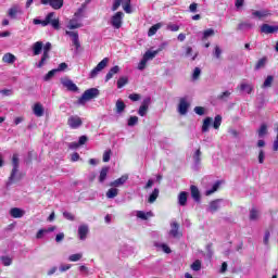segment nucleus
<instances>
[{"label":"nucleus","instance_id":"nucleus-1","mask_svg":"<svg viewBox=\"0 0 278 278\" xmlns=\"http://www.w3.org/2000/svg\"><path fill=\"white\" fill-rule=\"evenodd\" d=\"M99 97V89L97 88H90L87 89L83 96L78 99V104L79 105H86L88 101H92V99H97Z\"/></svg>","mask_w":278,"mask_h":278},{"label":"nucleus","instance_id":"nucleus-2","mask_svg":"<svg viewBox=\"0 0 278 278\" xmlns=\"http://www.w3.org/2000/svg\"><path fill=\"white\" fill-rule=\"evenodd\" d=\"M12 164H13V168L9 177V180L5 184L7 188H10V186H12L14 181H16V175L18 174V155L17 154H13Z\"/></svg>","mask_w":278,"mask_h":278},{"label":"nucleus","instance_id":"nucleus-3","mask_svg":"<svg viewBox=\"0 0 278 278\" xmlns=\"http://www.w3.org/2000/svg\"><path fill=\"white\" fill-rule=\"evenodd\" d=\"M123 18H125V13H123V11L116 12L110 20L112 28L121 29L123 27Z\"/></svg>","mask_w":278,"mask_h":278},{"label":"nucleus","instance_id":"nucleus-4","mask_svg":"<svg viewBox=\"0 0 278 278\" xmlns=\"http://www.w3.org/2000/svg\"><path fill=\"white\" fill-rule=\"evenodd\" d=\"M23 7H21L18 3H14L8 11L9 18H12L13 21H16L18 16H23Z\"/></svg>","mask_w":278,"mask_h":278},{"label":"nucleus","instance_id":"nucleus-5","mask_svg":"<svg viewBox=\"0 0 278 278\" xmlns=\"http://www.w3.org/2000/svg\"><path fill=\"white\" fill-rule=\"evenodd\" d=\"M108 62H110V59L104 58L91 72L89 73V79H94L105 66H108Z\"/></svg>","mask_w":278,"mask_h":278},{"label":"nucleus","instance_id":"nucleus-6","mask_svg":"<svg viewBox=\"0 0 278 278\" xmlns=\"http://www.w3.org/2000/svg\"><path fill=\"white\" fill-rule=\"evenodd\" d=\"M41 5H50L52 10H62L64 7V0H41Z\"/></svg>","mask_w":278,"mask_h":278},{"label":"nucleus","instance_id":"nucleus-7","mask_svg":"<svg viewBox=\"0 0 278 278\" xmlns=\"http://www.w3.org/2000/svg\"><path fill=\"white\" fill-rule=\"evenodd\" d=\"M65 36H70L72 39V43L75 47L76 51H78L81 47V43L79 42V33L73 31V30H66Z\"/></svg>","mask_w":278,"mask_h":278},{"label":"nucleus","instance_id":"nucleus-8","mask_svg":"<svg viewBox=\"0 0 278 278\" xmlns=\"http://www.w3.org/2000/svg\"><path fill=\"white\" fill-rule=\"evenodd\" d=\"M61 84L70 92H77V90H79V87H77V85L73 83V80H71L70 78H61Z\"/></svg>","mask_w":278,"mask_h":278},{"label":"nucleus","instance_id":"nucleus-9","mask_svg":"<svg viewBox=\"0 0 278 278\" xmlns=\"http://www.w3.org/2000/svg\"><path fill=\"white\" fill-rule=\"evenodd\" d=\"M67 125L71 129H79V126L83 125L81 117L77 115H72L67 119Z\"/></svg>","mask_w":278,"mask_h":278},{"label":"nucleus","instance_id":"nucleus-10","mask_svg":"<svg viewBox=\"0 0 278 278\" xmlns=\"http://www.w3.org/2000/svg\"><path fill=\"white\" fill-rule=\"evenodd\" d=\"M128 180H129V175L125 174L122 177L111 181L110 186L111 188H121L125 186V184H127Z\"/></svg>","mask_w":278,"mask_h":278},{"label":"nucleus","instance_id":"nucleus-11","mask_svg":"<svg viewBox=\"0 0 278 278\" xmlns=\"http://www.w3.org/2000/svg\"><path fill=\"white\" fill-rule=\"evenodd\" d=\"M190 108V103L188 102L187 98H181L179 105H178V112L181 114V116H186L188 114V109Z\"/></svg>","mask_w":278,"mask_h":278},{"label":"nucleus","instance_id":"nucleus-12","mask_svg":"<svg viewBox=\"0 0 278 278\" xmlns=\"http://www.w3.org/2000/svg\"><path fill=\"white\" fill-rule=\"evenodd\" d=\"M149 105H151V98L143 99L138 111L139 116H147V112H149Z\"/></svg>","mask_w":278,"mask_h":278},{"label":"nucleus","instance_id":"nucleus-13","mask_svg":"<svg viewBox=\"0 0 278 278\" xmlns=\"http://www.w3.org/2000/svg\"><path fill=\"white\" fill-rule=\"evenodd\" d=\"M166 43H162L157 50H154V51H151V50H148L144 54H143V58L149 62V60H153L157 53H161V51H164V47H165Z\"/></svg>","mask_w":278,"mask_h":278},{"label":"nucleus","instance_id":"nucleus-14","mask_svg":"<svg viewBox=\"0 0 278 278\" xmlns=\"http://www.w3.org/2000/svg\"><path fill=\"white\" fill-rule=\"evenodd\" d=\"M66 27L67 29H79V27H84V24L77 17H73L72 20H70Z\"/></svg>","mask_w":278,"mask_h":278},{"label":"nucleus","instance_id":"nucleus-15","mask_svg":"<svg viewBox=\"0 0 278 278\" xmlns=\"http://www.w3.org/2000/svg\"><path fill=\"white\" fill-rule=\"evenodd\" d=\"M169 236H172V238H181V233H179V224H177V222L170 224Z\"/></svg>","mask_w":278,"mask_h":278},{"label":"nucleus","instance_id":"nucleus-16","mask_svg":"<svg viewBox=\"0 0 278 278\" xmlns=\"http://www.w3.org/2000/svg\"><path fill=\"white\" fill-rule=\"evenodd\" d=\"M118 73H121V66L115 65L111 67L104 78V81H110V79H112V77H114L115 75H118Z\"/></svg>","mask_w":278,"mask_h":278},{"label":"nucleus","instance_id":"nucleus-17","mask_svg":"<svg viewBox=\"0 0 278 278\" xmlns=\"http://www.w3.org/2000/svg\"><path fill=\"white\" fill-rule=\"evenodd\" d=\"M88 225H80L78 227V238L79 240H86V238H88Z\"/></svg>","mask_w":278,"mask_h":278},{"label":"nucleus","instance_id":"nucleus-18","mask_svg":"<svg viewBox=\"0 0 278 278\" xmlns=\"http://www.w3.org/2000/svg\"><path fill=\"white\" fill-rule=\"evenodd\" d=\"M239 89L241 92H245L247 94H251L253 92V84L247 83V81H241Z\"/></svg>","mask_w":278,"mask_h":278},{"label":"nucleus","instance_id":"nucleus-19","mask_svg":"<svg viewBox=\"0 0 278 278\" xmlns=\"http://www.w3.org/2000/svg\"><path fill=\"white\" fill-rule=\"evenodd\" d=\"M261 31L262 34H275V31H278V27L268 24H263L261 26Z\"/></svg>","mask_w":278,"mask_h":278},{"label":"nucleus","instance_id":"nucleus-20","mask_svg":"<svg viewBox=\"0 0 278 278\" xmlns=\"http://www.w3.org/2000/svg\"><path fill=\"white\" fill-rule=\"evenodd\" d=\"M10 216H12V218H23V216H25V211L18 207H13L10 210Z\"/></svg>","mask_w":278,"mask_h":278},{"label":"nucleus","instance_id":"nucleus-21","mask_svg":"<svg viewBox=\"0 0 278 278\" xmlns=\"http://www.w3.org/2000/svg\"><path fill=\"white\" fill-rule=\"evenodd\" d=\"M33 112H34L35 116H37L39 118H40V116H45V108L39 102L35 103V105L33 108Z\"/></svg>","mask_w":278,"mask_h":278},{"label":"nucleus","instance_id":"nucleus-22","mask_svg":"<svg viewBox=\"0 0 278 278\" xmlns=\"http://www.w3.org/2000/svg\"><path fill=\"white\" fill-rule=\"evenodd\" d=\"M2 62L4 64H14V62H16V55L8 52L2 56Z\"/></svg>","mask_w":278,"mask_h":278},{"label":"nucleus","instance_id":"nucleus-23","mask_svg":"<svg viewBox=\"0 0 278 278\" xmlns=\"http://www.w3.org/2000/svg\"><path fill=\"white\" fill-rule=\"evenodd\" d=\"M137 218L149 220V218H153V212L137 211Z\"/></svg>","mask_w":278,"mask_h":278},{"label":"nucleus","instance_id":"nucleus-24","mask_svg":"<svg viewBox=\"0 0 278 278\" xmlns=\"http://www.w3.org/2000/svg\"><path fill=\"white\" fill-rule=\"evenodd\" d=\"M220 203L222 200H214L210 203L208 205V211L214 214V212H218V210H220Z\"/></svg>","mask_w":278,"mask_h":278},{"label":"nucleus","instance_id":"nucleus-25","mask_svg":"<svg viewBox=\"0 0 278 278\" xmlns=\"http://www.w3.org/2000/svg\"><path fill=\"white\" fill-rule=\"evenodd\" d=\"M188 203V192L181 191L178 195V204L184 207Z\"/></svg>","mask_w":278,"mask_h":278},{"label":"nucleus","instance_id":"nucleus-26","mask_svg":"<svg viewBox=\"0 0 278 278\" xmlns=\"http://www.w3.org/2000/svg\"><path fill=\"white\" fill-rule=\"evenodd\" d=\"M191 197L197 203L201 201V193L199 192V188L194 185L191 186Z\"/></svg>","mask_w":278,"mask_h":278},{"label":"nucleus","instance_id":"nucleus-27","mask_svg":"<svg viewBox=\"0 0 278 278\" xmlns=\"http://www.w3.org/2000/svg\"><path fill=\"white\" fill-rule=\"evenodd\" d=\"M252 16L256 18H266V16H270V11L262 10V11H253Z\"/></svg>","mask_w":278,"mask_h":278},{"label":"nucleus","instance_id":"nucleus-28","mask_svg":"<svg viewBox=\"0 0 278 278\" xmlns=\"http://www.w3.org/2000/svg\"><path fill=\"white\" fill-rule=\"evenodd\" d=\"M84 12H86V3H83L81 7L74 13V18L81 21V18H84Z\"/></svg>","mask_w":278,"mask_h":278},{"label":"nucleus","instance_id":"nucleus-29","mask_svg":"<svg viewBox=\"0 0 278 278\" xmlns=\"http://www.w3.org/2000/svg\"><path fill=\"white\" fill-rule=\"evenodd\" d=\"M193 162H194V169L197 170V168L201 164V149L195 150L193 154Z\"/></svg>","mask_w":278,"mask_h":278},{"label":"nucleus","instance_id":"nucleus-30","mask_svg":"<svg viewBox=\"0 0 278 278\" xmlns=\"http://www.w3.org/2000/svg\"><path fill=\"white\" fill-rule=\"evenodd\" d=\"M162 23H156L153 26L150 27L149 31H148V36H155L157 34L159 29H162Z\"/></svg>","mask_w":278,"mask_h":278},{"label":"nucleus","instance_id":"nucleus-31","mask_svg":"<svg viewBox=\"0 0 278 278\" xmlns=\"http://www.w3.org/2000/svg\"><path fill=\"white\" fill-rule=\"evenodd\" d=\"M126 3H131V0H115L112 7V11L116 12L121 5H125Z\"/></svg>","mask_w":278,"mask_h":278},{"label":"nucleus","instance_id":"nucleus-32","mask_svg":"<svg viewBox=\"0 0 278 278\" xmlns=\"http://www.w3.org/2000/svg\"><path fill=\"white\" fill-rule=\"evenodd\" d=\"M118 197V189L116 187H112L106 191V199H116Z\"/></svg>","mask_w":278,"mask_h":278},{"label":"nucleus","instance_id":"nucleus-33","mask_svg":"<svg viewBox=\"0 0 278 278\" xmlns=\"http://www.w3.org/2000/svg\"><path fill=\"white\" fill-rule=\"evenodd\" d=\"M212 125V117H206L203 121V125H202V132L203 134H207V131H210V126Z\"/></svg>","mask_w":278,"mask_h":278},{"label":"nucleus","instance_id":"nucleus-34","mask_svg":"<svg viewBox=\"0 0 278 278\" xmlns=\"http://www.w3.org/2000/svg\"><path fill=\"white\" fill-rule=\"evenodd\" d=\"M42 51V41H37L33 46V53L34 55H40Z\"/></svg>","mask_w":278,"mask_h":278},{"label":"nucleus","instance_id":"nucleus-35","mask_svg":"<svg viewBox=\"0 0 278 278\" xmlns=\"http://www.w3.org/2000/svg\"><path fill=\"white\" fill-rule=\"evenodd\" d=\"M157 197H160V189L155 188L149 195L148 202L155 203V201H157Z\"/></svg>","mask_w":278,"mask_h":278},{"label":"nucleus","instance_id":"nucleus-36","mask_svg":"<svg viewBox=\"0 0 278 278\" xmlns=\"http://www.w3.org/2000/svg\"><path fill=\"white\" fill-rule=\"evenodd\" d=\"M108 173H110V167H103L100 172L99 181L103 184L108 179Z\"/></svg>","mask_w":278,"mask_h":278},{"label":"nucleus","instance_id":"nucleus-37","mask_svg":"<svg viewBox=\"0 0 278 278\" xmlns=\"http://www.w3.org/2000/svg\"><path fill=\"white\" fill-rule=\"evenodd\" d=\"M129 84V78L127 76H121L117 80V88H125Z\"/></svg>","mask_w":278,"mask_h":278},{"label":"nucleus","instance_id":"nucleus-38","mask_svg":"<svg viewBox=\"0 0 278 278\" xmlns=\"http://www.w3.org/2000/svg\"><path fill=\"white\" fill-rule=\"evenodd\" d=\"M218 188H220V181H217L213 185L212 189H207L205 191V195L210 197L211 194H214V192H216V190H218Z\"/></svg>","mask_w":278,"mask_h":278},{"label":"nucleus","instance_id":"nucleus-39","mask_svg":"<svg viewBox=\"0 0 278 278\" xmlns=\"http://www.w3.org/2000/svg\"><path fill=\"white\" fill-rule=\"evenodd\" d=\"M220 125H223V116L216 115L213 122V127L215 129H220Z\"/></svg>","mask_w":278,"mask_h":278},{"label":"nucleus","instance_id":"nucleus-40","mask_svg":"<svg viewBox=\"0 0 278 278\" xmlns=\"http://www.w3.org/2000/svg\"><path fill=\"white\" fill-rule=\"evenodd\" d=\"M253 27V24H251V23H249V22H243V23H240L239 25H238V29L240 30V31H244V30H247V29H251Z\"/></svg>","mask_w":278,"mask_h":278},{"label":"nucleus","instance_id":"nucleus-41","mask_svg":"<svg viewBox=\"0 0 278 278\" xmlns=\"http://www.w3.org/2000/svg\"><path fill=\"white\" fill-rule=\"evenodd\" d=\"M84 257V253H76L68 256L70 262H79Z\"/></svg>","mask_w":278,"mask_h":278},{"label":"nucleus","instance_id":"nucleus-42","mask_svg":"<svg viewBox=\"0 0 278 278\" xmlns=\"http://www.w3.org/2000/svg\"><path fill=\"white\" fill-rule=\"evenodd\" d=\"M47 60H49V54H42L41 60L36 64L37 68H42L47 64Z\"/></svg>","mask_w":278,"mask_h":278},{"label":"nucleus","instance_id":"nucleus-43","mask_svg":"<svg viewBox=\"0 0 278 278\" xmlns=\"http://www.w3.org/2000/svg\"><path fill=\"white\" fill-rule=\"evenodd\" d=\"M124 111H125V102L117 100V102H116L117 114H122Z\"/></svg>","mask_w":278,"mask_h":278},{"label":"nucleus","instance_id":"nucleus-44","mask_svg":"<svg viewBox=\"0 0 278 278\" xmlns=\"http://www.w3.org/2000/svg\"><path fill=\"white\" fill-rule=\"evenodd\" d=\"M268 132V128L266 124L261 125V128L258 129V138H264L266 134Z\"/></svg>","mask_w":278,"mask_h":278},{"label":"nucleus","instance_id":"nucleus-45","mask_svg":"<svg viewBox=\"0 0 278 278\" xmlns=\"http://www.w3.org/2000/svg\"><path fill=\"white\" fill-rule=\"evenodd\" d=\"M56 70H51L43 76L45 81H50V79H53L55 77Z\"/></svg>","mask_w":278,"mask_h":278},{"label":"nucleus","instance_id":"nucleus-46","mask_svg":"<svg viewBox=\"0 0 278 278\" xmlns=\"http://www.w3.org/2000/svg\"><path fill=\"white\" fill-rule=\"evenodd\" d=\"M157 249H161L163 253H170V248L165 243H157Z\"/></svg>","mask_w":278,"mask_h":278},{"label":"nucleus","instance_id":"nucleus-47","mask_svg":"<svg viewBox=\"0 0 278 278\" xmlns=\"http://www.w3.org/2000/svg\"><path fill=\"white\" fill-rule=\"evenodd\" d=\"M257 218H260V212H257V210H255V208H252L250 211V219L257 220Z\"/></svg>","mask_w":278,"mask_h":278},{"label":"nucleus","instance_id":"nucleus-48","mask_svg":"<svg viewBox=\"0 0 278 278\" xmlns=\"http://www.w3.org/2000/svg\"><path fill=\"white\" fill-rule=\"evenodd\" d=\"M1 262L3 266H12V257L10 256H1Z\"/></svg>","mask_w":278,"mask_h":278},{"label":"nucleus","instance_id":"nucleus-49","mask_svg":"<svg viewBox=\"0 0 278 278\" xmlns=\"http://www.w3.org/2000/svg\"><path fill=\"white\" fill-rule=\"evenodd\" d=\"M149 61L144 56H142L141 61L138 64V70L139 71H144V68H147V63Z\"/></svg>","mask_w":278,"mask_h":278},{"label":"nucleus","instance_id":"nucleus-50","mask_svg":"<svg viewBox=\"0 0 278 278\" xmlns=\"http://www.w3.org/2000/svg\"><path fill=\"white\" fill-rule=\"evenodd\" d=\"M211 36H214V29L213 28H208V29L203 31V40H207V38H210Z\"/></svg>","mask_w":278,"mask_h":278},{"label":"nucleus","instance_id":"nucleus-51","mask_svg":"<svg viewBox=\"0 0 278 278\" xmlns=\"http://www.w3.org/2000/svg\"><path fill=\"white\" fill-rule=\"evenodd\" d=\"M199 77H201V68L200 67H195L193 70V73H192L193 81H197V79H199Z\"/></svg>","mask_w":278,"mask_h":278},{"label":"nucleus","instance_id":"nucleus-52","mask_svg":"<svg viewBox=\"0 0 278 278\" xmlns=\"http://www.w3.org/2000/svg\"><path fill=\"white\" fill-rule=\"evenodd\" d=\"M273 79H274L273 76H267V78L263 84V88H270V86H273Z\"/></svg>","mask_w":278,"mask_h":278},{"label":"nucleus","instance_id":"nucleus-53","mask_svg":"<svg viewBox=\"0 0 278 278\" xmlns=\"http://www.w3.org/2000/svg\"><path fill=\"white\" fill-rule=\"evenodd\" d=\"M191 269H193L195 273H198V270H201V261L197 260L195 262H193L191 264Z\"/></svg>","mask_w":278,"mask_h":278},{"label":"nucleus","instance_id":"nucleus-54","mask_svg":"<svg viewBox=\"0 0 278 278\" xmlns=\"http://www.w3.org/2000/svg\"><path fill=\"white\" fill-rule=\"evenodd\" d=\"M138 125V116H130L128 119V127H134Z\"/></svg>","mask_w":278,"mask_h":278},{"label":"nucleus","instance_id":"nucleus-55","mask_svg":"<svg viewBox=\"0 0 278 278\" xmlns=\"http://www.w3.org/2000/svg\"><path fill=\"white\" fill-rule=\"evenodd\" d=\"M166 29L168 31H179V25H177V24H167Z\"/></svg>","mask_w":278,"mask_h":278},{"label":"nucleus","instance_id":"nucleus-56","mask_svg":"<svg viewBox=\"0 0 278 278\" xmlns=\"http://www.w3.org/2000/svg\"><path fill=\"white\" fill-rule=\"evenodd\" d=\"M193 112H195V114H198V116H203V114H205V109L202 106H195L193 109Z\"/></svg>","mask_w":278,"mask_h":278},{"label":"nucleus","instance_id":"nucleus-57","mask_svg":"<svg viewBox=\"0 0 278 278\" xmlns=\"http://www.w3.org/2000/svg\"><path fill=\"white\" fill-rule=\"evenodd\" d=\"M51 27H53V29H60V18H54L53 21L50 22Z\"/></svg>","mask_w":278,"mask_h":278},{"label":"nucleus","instance_id":"nucleus-58","mask_svg":"<svg viewBox=\"0 0 278 278\" xmlns=\"http://www.w3.org/2000/svg\"><path fill=\"white\" fill-rule=\"evenodd\" d=\"M68 68V65L66 63L59 64L58 68H54L56 73H62V71H66Z\"/></svg>","mask_w":278,"mask_h":278},{"label":"nucleus","instance_id":"nucleus-59","mask_svg":"<svg viewBox=\"0 0 278 278\" xmlns=\"http://www.w3.org/2000/svg\"><path fill=\"white\" fill-rule=\"evenodd\" d=\"M123 5V10L124 12H126V14H131V2H127L126 4H122Z\"/></svg>","mask_w":278,"mask_h":278},{"label":"nucleus","instance_id":"nucleus-60","mask_svg":"<svg viewBox=\"0 0 278 278\" xmlns=\"http://www.w3.org/2000/svg\"><path fill=\"white\" fill-rule=\"evenodd\" d=\"M265 64H266V59L258 60V62L255 65L256 71H260V68H263V66H265Z\"/></svg>","mask_w":278,"mask_h":278},{"label":"nucleus","instance_id":"nucleus-61","mask_svg":"<svg viewBox=\"0 0 278 278\" xmlns=\"http://www.w3.org/2000/svg\"><path fill=\"white\" fill-rule=\"evenodd\" d=\"M223 54V50L220 49V47L216 46L215 47V51H214V56L219 60L220 55Z\"/></svg>","mask_w":278,"mask_h":278},{"label":"nucleus","instance_id":"nucleus-62","mask_svg":"<svg viewBox=\"0 0 278 278\" xmlns=\"http://www.w3.org/2000/svg\"><path fill=\"white\" fill-rule=\"evenodd\" d=\"M112 155V150H106L103 153V162H110V156Z\"/></svg>","mask_w":278,"mask_h":278},{"label":"nucleus","instance_id":"nucleus-63","mask_svg":"<svg viewBox=\"0 0 278 278\" xmlns=\"http://www.w3.org/2000/svg\"><path fill=\"white\" fill-rule=\"evenodd\" d=\"M63 217L66 218V220H75V216L66 211L63 212Z\"/></svg>","mask_w":278,"mask_h":278},{"label":"nucleus","instance_id":"nucleus-64","mask_svg":"<svg viewBox=\"0 0 278 278\" xmlns=\"http://www.w3.org/2000/svg\"><path fill=\"white\" fill-rule=\"evenodd\" d=\"M49 51H51V42H47L43 47V55H49Z\"/></svg>","mask_w":278,"mask_h":278}]
</instances>
